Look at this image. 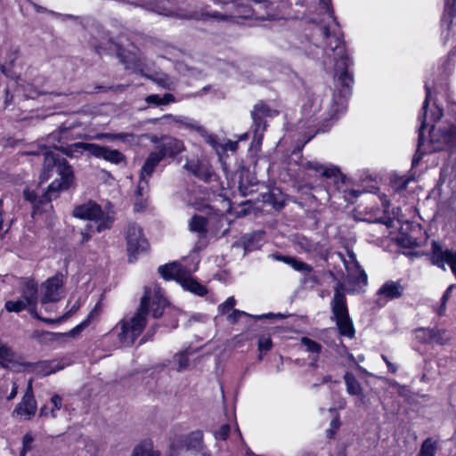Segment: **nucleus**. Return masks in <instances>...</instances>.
<instances>
[{
  "mask_svg": "<svg viewBox=\"0 0 456 456\" xmlns=\"http://www.w3.org/2000/svg\"><path fill=\"white\" fill-rule=\"evenodd\" d=\"M174 312L175 311L171 309L170 302L166 297L158 294L151 297V291L147 289L141 297L136 313L130 319H121L110 332L116 334L120 344L132 345L142 335L150 314L154 319H159L165 314L172 316L170 322L165 325L172 329L177 328L178 318L175 313L173 316Z\"/></svg>",
  "mask_w": 456,
  "mask_h": 456,
  "instance_id": "nucleus-1",
  "label": "nucleus"
},
{
  "mask_svg": "<svg viewBox=\"0 0 456 456\" xmlns=\"http://www.w3.org/2000/svg\"><path fill=\"white\" fill-rule=\"evenodd\" d=\"M333 38L334 45L332 43L330 44L335 53L333 100L338 103L346 101L352 94L354 77L351 68L354 66V61L346 51L343 35H334Z\"/></svg>",
  "mask_w": 456,
  "mask_h": 456,
  "instance_id": "nucleus-2",
  "label": "nucleus"
},
{
  "mask_svg": "<svg viewBox=\"0 0 456 456\" xmlns=\"http://www.w3.org/2000/svg\"><path fill=\"white\" fill-rule=\"evenodd\" d=\"M47 165H56L60 179H54L47 187L44 194L37 200V205L50 203L56 199L59 193L69 190L74 183L75 175L73 167L68 160L55 152H47L45 155Z\"/></svg>",
  "mask_w": 456,
  "mask_h": 456,
  "instance_id": "nucleus-3",
  "label": "nucleus"
},
{
  "mask_svg": "<svg viewBox=\"0 0 456 456\" xmlns=\"http://www.w3.org/2000/svg\"><path fill=\"white\" fill-rule=\"evenodd\" d=\"M330 308L333 315L332 319L336 322L339 336L353 339L355 337L356 330L349 315L344 286L340 282L337 283L334 288Z\"/></svg>",
  "mask_w": 456,
  "mask_h": 456,
  "instance_id": "nucleus-4",
  "label": "nucleus"
},
{
  "mask_svg": "<svg viewBox=\"0 0 456 456\" xmlns=\"http://www.w3.org/2000/svg\"><path fill=\"white\" fill-rule=\"evenodd\" d=\"M196 452H200L201 456H211V453L205 450L201 430L192 431L187 436L173 441L170 444L169 456H183Z\"/></svg>",
  "mask_w": 456,
  "mask_h": 456,
  "instance_id": "nucleus-5",
  "label": "nucleus"
},
{
  "mask_svg": "<svg viewBox=\"0 0 456 456\" xmlns=\"http://www.w3.org/2000/svg\"><path fill=\"white\" fill-rule=\"evenodd\" d=\"M280 114L279 110L271 108L265 101L259 100L250 111L252 118V131L254 139L261 143L265 132L267 130V118H275Z\"/></svg>",
  "mask_w": 456,
  "mask_h": 456,
  "instance_id": "nucleus-6",
  "label": "nucleus"
},
{
  "mask_svg": "<svg viewBox=\"0 0 456 456\" xmlns=\"http://www.w3.org/2000/svg\"><path fill=\"white\" fill-rule=\"evenodd\" d=\"M126 240L129 263H134L139 254L149 250L150 244L143 235V231L135 223L128 225Z\"/></svg>",
  "mask_w": 456,
  "mask_h": 456,
  "instance_id": "nucleus-7",
  "label": "nucleus"
},
{
  "mask_svg": "<svg viewBox=\"0 0 456 456\" xmlns=\"http://www.w3.org/2000/svg\"><path fill=\"white\" fill-rule=\"evenodd\" d=\"M426 255L430 262L439 268L444 269L447 264L456 279V250L444 248L438 241L432 240L431 250Z\"/></svg>",
  "mask_w": 456,
  "mask_h": 456,
  "instance_id": "nucleus-8",
  "label": "nucleus"
},
{
  "mask_svg": "<svg viewBox=\"0 0 456 456\" xmlns=\"http://www.w3.org/2000/svg\"><path fill=\"white\" fill-rule=\"evenodd\" d=\"M199 15L200 20L204 21H237L238 19H248L254 15V10L248 7H243V10L240 12V8L238 6L236 9V12L225 11L224 12H220L217 11L210 10L209 6H205L200 9L199 12Z\"/></svg>",
  "mask_w": 456,
  "mask_h": 456,
  "instance_id": "nucleus-9",
  "label": "nucleus"
},
{
  "mask_svg": "<svg viewBox=\"0 0 456 456\" xmlns=\"http://www.w3.org/2000/svg\"><path fill=\"white\" fill-rule=\"evenodd\" d=\"M209 222L213 223L216 229H220L223 227L224 223L227 222V217L220 211L208 213V217L194 214L189 221V229L191 232H197L200 236L205 237L208 233Z\"/></svg>",
  "mask_w": 456,
  "mask_h": 456,
  "instance_id": "nucleus-10",
  "label": "nucleus"
},
{
  "mask_svg": "<svg viewBox=\"0 0 456 456\" xmlns=\"http://www.w3.org/2000/svg\"><path fill=\"white\" fill-rule=\"evenodd\" d=\"M88 148V154L95 159H103L113 165H126V155L118 150L108 146L93 143Z\"/></svg>",
  "mask_w": 456,
  "mask_h": 456,
  "instance_id": "nucleus-11",
  "label": "nucleus"
},
{
  "mask_svg": "<svg viewBox=\"0 0 456 456\" xmlns=\"http://www.w3.org/2000/svg\"><path fill=\"white\" fill-rule=\"evenodd\" d=\"M322 110V99L314 94H307L302 105V116L308 126L318 127L320 125L319 113Z\"/></svg>",
  "mask_w": 456,
  "mask_h": 456,
  "instance_id": "nucleus-12",
  "label": "nucleus"
},
{
  "mask_svg": "<svg viewBox=\"0 0 456 456\" xmlns=\"http://www.w3.org/2000/svg\"><path fill=\"white\" fill-rule=\"evenodd\" d=\"M37 403L33 393L31 383L28 384L21 401L12 411V417L23 418L25 420H30L36 415Z\"/></svg>",
  "mask_w": 456,
  "mask_h": 456,
  "instance_id": "nucleus-13",
  "label": "nucleus"
},
{
  "mask_svg": "<svg viewBox=\"0 0 456 456\" xmlns=\"http://www.w3.org/2000/svg\"><path fill=\"white\" fill-rule=\"evenodd\" d=\"M63 274L60 272L53 276L49 277L42 285L44 293L41 296L40 302L42 305L48 303H55L60 300V290L63 287Z\"/></svg>",
  "mask_w": 456,
  "mask_h": 456,
  "instance_id": "nucleus-14",
  "label": "nucleus"
},
{
  "mask_svg": "<svg viewBox=\"0 0 456 456\" xmlns=\"http://www.w3.org/2000/svg\"><path fill=\"white\" fill-rule=\"evenodd\" d=\"M104 215L102 206L92 200L76 205L72 210V216L80 220L98 222L103 219Z\"/></svg>",
  "mask_w": 456,
  "mask_h": 456,
  "instance_id": "nucleus-15",
  "label": "nucleus"
},
{
  "mask_svg": "<svg viewBox=\"0 0 456 456\" xmlns=\"http://www.w3.org/2000/svg\"><path fill=\"white\" fill-rule=\"evenodd\" d=\"M304 169L314 171L325 178H333L335 185L339 189V184H344L346 181V176L344 175L340 168L336 166L325 167L317 161H306L304 164Z\"/></svg>",
  "mask_w": 456,
  "mask_h": 456,
  "instance_id": "nucleus-16",
  "label": "nucleus"
},
{
  "mask_svg": "<svg viewBox=\"0 0 456 456\" xmlns=\"http://www.w3.org/2000/svg\"><path fill=\"white\" fill-rule=\"evenodd\" d=\"M403 291L404 288L399 281H387L376 293L377 296L380 297L377 299L376 304L379 306H384L388 301L400 298Z\"/></svg>",
  "mask_w": 456,
  "mask_h": 456,
  "instance_id": "nucleus-17",
  "label": "nucleus"
},
{
  "mask_svg": "<svg viewBox=\"0 0 456 456\" xmlns=\"http://www.w3.org/2000/svg\"><path fill=\"white\" fill-rule=\"evenodd\" d=\"M159 273L165 281H175L179 284L187 273V270L178 262H172L160 265Z\"/></svg>",
  "mask_w": 456,
  "mask_h": 456,
  "instance_id": "nucleus-18",
  "label": "nucleus"
},
{
  "mask_svg": "<svg viewBox=\"0 0 456 456\" xmlns=\"http://www.w3.org/2000/svg\"><path fill=\"white\" fill-rule=\"evenodd\" d=\"M157 152L163 159L166 157L175 158L182 152L183 149V143L182 141L168 137L165 139L161 143L158 144Z\"/></svg>",
  "mask_w": 456,
  "mask_h": 456,
  "instance_id": "nucleus-19",
  "label": "nucleus"
},
{
  "mask_svg": "<svg viewBox=\"0 0 456 456\" xmlns=\"http://www.w3.org/2000/svg\"><path fill=\"white\" fill-rule=\"evenodd\" d=\"M20 366H22L25 370L33 372L38 377H45L51 375L61 369L53 368L52 362L50 361H38L35 362H25L20 363Z\"/></svg>",
  "mask_w": 456,
  "mask_h": 456,
  "instance_id": "nucleus-20",
  "label": "nucleus"
},
{
  "mask_svg": "<svg viewBox=\"0 0 456 456\" xmlns=\"http://www.w3.org/2000/svg\"><path fill=\"white\" fill-rule=\"evenodd\" d=\"M262 200L276 211H281L286 205L285 195L279 188H273L269 192L262 194Z\"/></svg>",
  "mask_w": 456,
  "mask_h": 456,
  "instance_id": "nucleus-21",
  "label": "nucleus"
},
{
  "mask_svg": "<svg viewBox=\"0 0 456 456\" xmlns=\"http://www.w3.org/2000/svg\"><path fill=\"white\" fill-rule=\"evenodd\" d=\"M180 285L199 297H204L208 294V288L201 284L196 278L192 277L189 272L185 274Z\"/></svg>",
  "mask_w": 456,
  "mask_h": 456,
  "instance_id": "nucleus-22",
  "label": "nucleus"
},
{
  "mask_svg": "<svg viewBox=\"0 0 456 456\" xmlns=\"http://www.w3.org/2000/svg\"><path fill=\"white\" fill-rule=\"evenodd\" d=\"M242 316H249V317L255 318L256 320H262V319H270V320L279 319V320H283V319L286 318V316L284 314H281V313H278V314L269 313V314H265L253 316V315H250V314H247L244 311H240V310H238V309H233L227 315V321L231 324H235V323H237L239 322V320Z\"/></svg>",
  "mask_w": 456,
  "mask_h": 456,
  "instance_id": "nucleus-23",
  "label": "nucleus"
},
{
  "mask_svg": "<svg viewBox=\"0 0 456 456\" xmlns=\"http://www.w3.org/2000/svg\"><path fill=\"white\" fill-rule=\"evenodd\" d=\"M184 167L197 178L204 182H209L212 178L213 172L210 167L200 161L188 162Z\"/></svg>",
  "mask_w": 456,
  "mask_h": 456,
  "instance_id": "nucleus-24",
  "label": "nucleus"
},
{
  "mask_svg": "<svg viewBox=\"0 0 456 456\" xmlns=\"http://www.w3.org/2000/svg\"><path fill=\"white\" fill-rule=\"evenodd\" d=\"M265 232L255 231L241 236L240 241L246 251H253L260 248Z\"/></svg>",
  "mask_w": 456,
  "mask_h": 456,
  "instance_id": "nucleus-25",
  "label": "nucleus"
},
{
  "mask_svg": "<svg viewBox=\"0 0 456 456\" xmlns=\"http://www.w3.org/2000/svg\"><path fill=\"white\" fill-rule=\"evenodd\" d=\"M29 287L30 284L27 285V294L22 295L17 300H8L4 304V308L9 313H20L25 309L28 304H31V300H29Z\"/></svg>",
  "mask_w": 456,
  "mask_h": 456,
  "instance_id": "nucleus-26",
  "label": "nucleus"
},
{
  "mask_svg": "<svg viewBox=\"0 0 456 456\" xmlns=\"http://www.w3.org/2000/svg\"><path fill=\"white\" fill-rule=\"evenodd\" d=\"M29 300L33 301L31 304H28L27 306L28 311L31 314V316L37 320H40L45 323L51 324L53 323V320L49 318H42L37 309V287L36 284H30L29 287Z\"/></svg>",
  "mask_w": 456,
  "mask_h": 456,
  "instance_id": "nucleus-27",
  "label": "nucleus"
},
{
  "mask_svg": "<svg viewBox=\"0 0 456 456\" xmlns=\"http://www.w3.org/2000/svg\"><path fill=\"white\" fill-rule=\"evenodd\" d=\"M161 160V157L158 154L156 151L151 152L146 158L141 168L140 175H142L144 178L149 179L152 175L156 167L159 164Z\"/></svg>",
  "mask_w": 456,
  "mask_h": 456,
  "instance_id": "nucleus-28",
  "label": "nucleus"
},
{
  "mask_svg": "<svg viewBox=\"0 0 456 456\" xmlns=\"http://www.w3.org/2000/svg\"><path fill=\"white\" fill-rule=\"evenodd\" d=\"M0 364L4 368L20 365L16 360V354L6 345L0 343Z\"/></svg>",
  "mask_w": 456,
  "mask_h": 456,
  "instance_id": "nucleus-29",
  "label": "nucleus"
},
{
  "mask_svg": "<svg viewBox=\"0 0 456 456\" xmlns=\"http://www.w3.org/2000/svg\"><path fill=\"white\" fill-rule=\"evenodd\" d=\"M91 144L92 142H78L67 146H61L59 151L69 158H74L77 157L76 154L88 153L87 146Z\"/></svg>",
  "mask_w": 456,
  "mask_h": 456,
  "instance_id": "nucleus-30",
  "label": "nucleus"
},
{
  "mask_svg": "<svg viewBox=\"0 0 456 456\" xmlns=\"http://www.w3.org/2000/svg\"><path fill=\"white\" fill-rule=\"evenodd\" d=\"M456 17V0H452V3L449 0L446 1L443 16L441 18L442 26H445L447 31L452 29L453 20Z\"/></svg>",
  "mask_w": 456,
  "mask_h": 456,
  "instance_id": "nucleus-31",
  "label": "nucleus"
},
{
  "mask_svg": "<svg viewBox=\"0 0 456 456\" xmlns=\"http://www.w3.org/2000/svg\"><path fill=\"white\" fill-rule=\"evenodd\" d=\"M131 456H160V453L154 450L151 440H143L134 446Z\"/></svg>",
  "mask_w": 456,
  "mask_h": 456,
  "instance_id": "nucleus-32",
  "label": "nucleus"
},
{
  "mask_svg": "<svg viewBox=\"0 0 456 456\" xmlns=\"http://www.w3.org/2000/svg\"><path fill=\"white\" fill-rule=\"evenodd\" d=\"M420 331L428 334V340L426 342H435L437 345L444 346L447 345L450 338H445V330H439L436 328L420 329Z\"/></svg>",
  "mask_w": 456,
  "mask_h": 456,
  "instance_id": "nucleus-33",
  "label": "nucleus"
},
{
  "mask_svg": "<svg viewBox=\"0 0 456 456\" xmlns=\"http://www.w3.org/2000/svg\"><path fill=\"white\" fill-rule=\"evenodd\" d=\"M344 381L346 387V392L351 395H362V388L355 376L349 371L344 375Z\"/></svg>",
  "mask_w": 456,
  "mask_h": 456,
  "instance_id": "nucleus-34",
  "label": "nucleus"
},
{
  "mask_svg": "<svg viewBox=\"0 0 456 456\" xmlns=\"http://www.w3.org/2000/svg\"><path fill=\"white\" fill-rule=\"evenodd\" d=\"M437 450L438 441L433 437H428L422 442L417 456H436Z\"/></svg>",
  "mask_w": 456,
  "mask_h": 456,
  "instance_id": "nucleus-35",
  "label": "nucleus"
},
{
  "mask_svg": "<svg viewBox=\"0 0 456 456\" xmlns=\"http://www.w3.org/2000/svg\"><path fill=\"white\" fill-rule=\"evenodd\" d=\"M117 54L126 69H135L136 67L134 63L135 56L133 53L126 52L122 47H118Z\"/></svg>",
  "mask_w": 456,
  "mask_h": 456,
  "instance_id": "nucleus-36",
  "label": "nucleus"
},
{
  "mask_svg": "<svg viewBox=\"0 0 456 456\" xmlns=\"http://www.w3.org/2000/svg\"><path fill=\"white\" fill-rule=\"evenodd\" d=\"M214 142V147L216 151V153L219 155L220 160L223 159V154L226 153L228 151L235 152L238 150L239 143L236 141H228L227 142L221 144L216 142Z\"/></svg>",
  "mask_w": 456,
  "mask_h": 456,
  "instance_id": "nucleus-37",
  "label": "nucleus"
},
{
  "mask_svg": "<svg viewBox=\"0 0 456 456\" xmlns=\"http://www.w3.org/2000/svg\"><path fill=\"white\" fill-rule=\"evenodd\" d=\"M344 184H339V189L337 188L338 191H342L343 192V198L345 201H346L348 204H354L356 202L357 198L363 193L362 191L354 190V189H342V186ZM336 187H338L336 185Z\"/></svg>",
  "mask_w": 456,
  "mask_h": 456,
  "instance_id": "nucleus-38",
  "label": "nucleus"
},
{
  "mask_svg": "<svg viewBox=\"0 0 456 456\" xmlns=\"http://www.w3.org/2000/svg\"><path fill=\"white\" fill-rule=\"evenodd\" d=\"M301 343L306 347L307 352L316 354L317 355H319L322 352V345L308 337H303L301 338Z\"/></svg>",
  "mask_w": 456,
  "mask_h": 456,
  "instance_id": "nucleus-39",
  "label": "nucleus"
},
{
  "mask_svg": "<svg viewBox=\"0 0 456 456\" xmlns=\"http://www.w3.org/2000/svg\"><path fill=\"white\" fill-rule=\"evenodd\" d=\"M174 360L178 365V367H177L178 370H183L187 369L189 366V362H190L188 350H184V351L175 354L174 356Z\"/></svg>",
  "mask_w": 456,
  "mask_h": 456,
  "instance_id": "nucleus-40",
  "label": "nucleus"
},
{
  "mask_svg": "<svg viewBox=\"0 0 456 456\" xmlns=\"http://www.w3.org/2000/svg\"><path fill=\"white\" fill-rule=\"evenodd\" d=\"M295 271L305 273V274H309L314 271V268L309 264L301 261L297 257H294L290 265Z\"/></svg>",
  "mask_w": 456,
  "mask_h": 456,
  "instance_id": "nucleus-41",
  "label": "nucleus"
},
{
  "mask_svg": "<svg viewBox=\"0 0 456 456\" xmlns=\"http://www.w3.org/2000/svg\"><path fill=\"white\" fill-rule=\"evenodd\" d=\"M102 312V303L99 300L94 306V308L89 312L86 319L84 321H87V324L90 325L91 322L99 320L101 314Z\"/></svg>",
  "mask_w": 456,
  "mask_h": 456,
  "instance_id": "nucleus-42",
  "label": "nucleus"
},
{
  "mask_svg": "<svg viewBox=\"0 0 456 456\" xmlns=\"http://www.w3.org/2000/svg\"><path fill=\"white\" fill-rule=\"evenodd\" d=\"M341 426L340 417L337 413L336 416L330 420V428L326 430V437L328 439H333L337 434V431Z\"/></svg>",
  "mask_w": 456,
  "mask_h": 456,
  "instance_id": "nucleus-43",
  "label": "nucleus"
},
{
  "mask_svg": "<svg viewBox=\"0 0 456 456\" xmlns=\"http://www.w3.org/2000/svg\"><path fill=\"white\" fill-rule=\"evenodd\" d=\"M273 344L270 336H261L258 338L257 348L259 352L266 353L270 351L273 348Z\"/></svg>",
  "mask_w": 456,
  "mask_h": 456,
  "instance_id": "nucleus-44",
  "label": "nucleus"
},
{
  "mask_svg": "<svg viewBox=\"0 0 456 456\" xmlns=\"http://www.w3.org/2000/svg\"><path fill=\"white\" fill-rule=\"evenodd\" d=\"M236 300L233 297H229L224 303L219 305L218 312L220 314H227L234 309Z\"/></svg>",
  "mask_w": 456,
  "mask_h": 456,
  "instance_id": "nucleus-45",
  "label": "nucleus"
},
{
  "mask_svg": "<svg viewBox=\"0 0 456 456\" xmlns=\"http://www.w3.org/2000/svg\"><path fill=\"white\" fill-rule=\"evenodd\" d=\"M320 5L325 10L326 13L332 18L334 23L339 26L337 17L332 7L331 0H320Z\"/></svg>",
  "mask_w": 456,
  "mask_h": 456,
  "instance_id": "nucleus-46",
  "label": "nucleus"
},
{
  "mask_svg": "<svg viewBox=\"0 0 456 456\" xmlns=\"http://www.w3.org/2000/svg\"><path fill=\"white\" fill-rule=\"evenodd\" d=\"M444 139L447 143L456 146V125L451 126L444 133Z\"/></svg>",
  "mask_w": 456,
  "mask_h": 456,
  "instance_id": "nucleus-47",
  "label": "nucleus"
},
{
  "mask_svg": "<svg viewBox=\"0 0 456 456\" xmlns=\"http://www.w3.org/2000/svg\"><path fill=\"white\" fill-rule=\"evenodd\" d=\"M159 328V325L158 323H155L153 325H151L148 330L147 331L145 332V334L142 337L141 340H140V344H144L148 341H152L153 338H154V336L155 334L157 333L158 330Z\"/></svg>",
  "mask_w": 456,
  "mask_h": 456,
  "instance_id": "nucleus-48",
  "label": "nucleus"
},
{
  "mask_svg": "<svg viewBox=\"0 0 456 456\" xmlns=\"http://www.w3.org/2000/svg\"><path fill=\"white\" fill-rule=\"evenodd\" d=\"M231 428L229 424L222 425L216 432L215 436L216 439L225 441L230 436Z\"/></svg>",
  "mask_w": 456,
  "mask_h": 456,
  "instance_id": "nucleus-49",
  "label": "nucleus"
},
{
  "mask_svg": "<svg viewBox=\"0 0 456 456\" xmlns=\"http://www.w3.org/2000/svg\"><path fill=\"white\" fill-rule=\"evenodd\" d=\"M149 188V179L140 175L139 183L135 190V196L137 198H142L144 191Z\"/></svg>",
  "mask_w": 456,
  "mask_h": 456,
  "instance_id": "nucleus-50",
  "label": "nucleus"
},
{
  "mask_svg": "<svg viewBox=\"0 0 456 456\" xmlns=\"http://www.w3.org/2000/svg\"><path fill=\"white\" fill-rule=\"evenodd\" d=\"M14 64L0 63V71L8 78L13 79L16 74L13 70Z\"/></svg>",
  "mask_w": 456,
  "mask_h": 456,
  "instance_id": "nucleus-51",
  "label": "nucleus"
},
{
  "mask_svg": "<svg viewBox=\"0 0 456 456\" xmlns=\"http://www.w3.org/2000/svg\"><path fill=\"white\" fill-rule=\"evenodd\" d=\"M47 152L48 151H46L45 153V156L46 155ZM53 167H56L58 169V167L56 165H47L46 164V159L45 158L44 168H43L42 173L40 175L41 181H45V180L49 179V177L51 176L50 172L52 171Z\"/></svg>",
  "mask_w": 456,
  "mask_h": 456,
  "instance_id": "nucleus-52",
  "label": "nucleus"
},
{
  "mask_svg": "<svg viewBox=\"0 0 456 456\" xmlns=\"http://www.w3.org/2000/svg\"><path fill=\"white\" fill-rule=\"evenodd\" d=\"M358 268L359 273L355 277H354V282L365 286L368 283V275L366 272L360 267V265H358Z\"/></svg>",
  "mask_w": 456,
  "mask_h": 456,
  "instance_id": "nucleus-53",
  "label": "nucleus"
},
{
  "mask_svg": "<svg viewBox=\"0 0 456 456\" xmlns=\"http://www.w3.org/2000/svg\"><path fill=\"white\" fill-rule=\"evenodd\" d=\"M88 326L89 325L87 324V321L83 320L80 323H78L73 329H71L67 335L70 337H76Z\"/></svg>",
  "mask_w": 456,
  "mask_h": 456,
  "instance_id": "nucleus-54",
  "label": "nucleus"
},
{
  "mask_svg": "<svg viewBox=\"0 0 456 456\" xmlns=\"http://www.w3.org/2000/svg\"><path fill=\"white\" fill-rule=\"evenodd\" d=\"M395 191L400 192L404 191L409 183V180L407 178L400 177L393 182Z\"/></svg>",
  "mask_w": 456,
  "mask_h": 456,
  "instance_id": "nucleus-55",
  "label": "nucleus"
},
{
  "mask_svg": "<svg viewBox=\"0 0 456 456\" xmlns=\"http://www.w3.org/2000/svg\"><path fill=\"white\" fill-rule=\"evenodd\" d=\"M33 441H34V436L30 432H28L23 436L22 447H24L25 451H30L32 449Z\"/></svg>",
  "mask_w": 456,
  "mask_h": 456,
  "instance_id": "nucleus-56",
  "label": "nucleus"
},
{
  "mask_svg": "<svg viewBox=\"0 0 456 456\" xmlns=\"http://www.w3.org/2000/svg\"><path fill=\"white\" fill-rule=\"evenodd\" d=\"M117 133H100L97 134L95 138L98 140H107L110 142L116 141Z\"/></svg>",
  "mask_w": 456,
  "mask_h": 456,
  "instance_id": "nucleus-57",
  "label": "nucleus"
},
{
  "mask_svg": "<svg viewBox=\"0 0 456 456\" xmlns=\"http://www.w3.org/2000/svg\"><path fill=\"white\" fill-rule=\"evenodd\" d=\"M51 403H53V408H54V410H61L62 407V397L58 394H54L51 397Z\"/></svg>",
  "mask_w": 456,
  "mask_h": 456,
  "instance_id": "nucleus-58",
  "label": "nucleus"
},
{
  "mask_svg": "<svg viewBox=\"0 0 456 456\" xmlns=\"http://www.w3.org/2000/svg\"><path fill=\"white\" fill-rule=\"evenodd\" d=\"M134 137L133 133H117L116 141H121L123 142H130Z\"/></svg>",
  "mask_w": 456,
  "mask_h": 456,
  "instance_id": "nucleus-59",
  "label": "nucleus"
},
{
  "mask_svg": "<svg viewBox=\"0 0 456 456\" xmlns=\"http://www.w3.org/2000/svg\"><path fill=\"white\" fill-rule=\"evenodd\" d=\"M23 197L26 200L36 203L37 200V195L35 191H29V190H24L23 191Z\"/></svg>",
  "mask_w": 456,
  "mask_h": 456,
  "instance_id": "nucleus-60",
  "label": "nucleus"
},
{
  "mask_svg": "<svg viewBox=\"0 0 456 456\" xmlns=\"http://www.w3.org/2000/svg\"><path fill=\"white\" fill-rule=\"evenodd\" d=\"M146 102L149 104L160 106L161 105V96H159V94H150L146 97Z\"/></svg>",
  "mask_w": 456,
  "mask_h": 456,
  "instance_id": "nucleus-61",
  "label": "nucleus"
},
{
  "mask_svg": "<svg viewBox=\"0 0 456 456\" xmlns=\"http://www.w3.org/2000/svg\"><path fill=\"white\" fill-rule=\"evenodd\" d=\"M17 58H18V51L17 50H15V51L9 50L6 53V61L4 63H7V64L13 63L14 64Z\"/></svg>",
  "mask_w": 456,
  "mask_h": 456,
  "instance_id": "nucleus-62",
  "label": "nucleus"
},
{
  "mask_svg": "<svg viewBox=\"0 0 456 456\" xmlns=\"http://www.w3.org/2000/svg\"><path fill=\"white\" fill-rule=\"evenodd\" d=\"M147 207V201L146 200H143L142 198H137L136 202L134 203V211H143Z\"/></svg>",
  "mask_w": 456,
  "mask_h": 456,
  "instance_id": "nucleus-63",
  "label": "nucleus"
},
{
  "mask_svg": "<svg viewBox=\"0 0 456 456\" xmlns=\"http://www.w3.org/2000/svg\"><path fill=\"white\" fill-rule=\"evenodd\" d=\"M175 101L174 94L170 93H166L163 96H161V105H167Z\"/></svg>",
  "mask_w": 456,
  "mask_h": 456,
  "instance_id": "nucleus-64",
  "label": "nucleus"
}]
</instances>
